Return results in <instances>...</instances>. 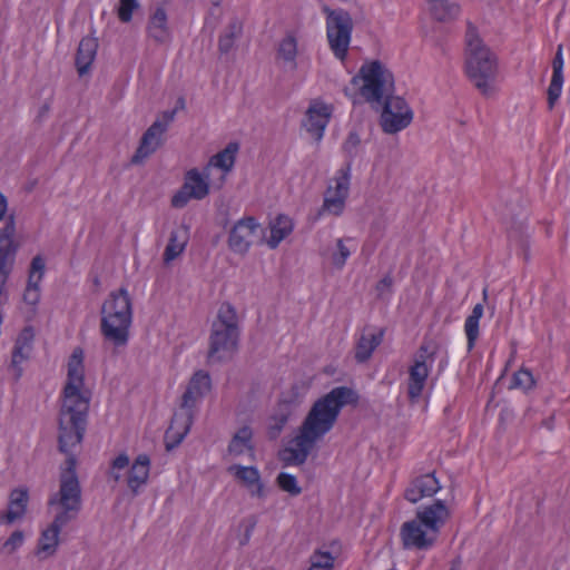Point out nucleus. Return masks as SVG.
I'll list each match as a JSON object with an SVG mask.
<instances>
[{
	"mask_svg": "<svg viewBox=\"0 0 570 570\" xmlns=\"http://www.w3.org/2000/svg\"><path fill=\"white\" fill-rule=\"evenodd\" d=\"M147 35L157 43H165L170 39V30L167 23V13L158 7L150 14L147 23Z\"/></svg>",
	"mask_w": 570,
	"mask_h": 570,
	"instance_id": "4be33fe9",
	"label": "nucleus"
},
{
	"mask_svg": "<svg viewBox=\"0 0 570 570\" xmlns=\"http://www.w3.org/2000/svg\"><path fill=\"white\" fill-rule=\"evenodd\" d=\"M438 351V344L433 341H424L417 352L416 357L425 355V362L430 358L433 360Z\"/></svg>",
	"mask_w": 570,
	"mask_h": 570,
	"instance_id": "de8ad7c7",
	"label": "nucleus"
},
{
	"mask_svg": "<svg viewBox=\"0 0 570 570\" xmlns=\"http://www.w3.org/2000/svg\"><path fill=\"white\" fill-rule=\"evenodd\" d=\"M213 4H214V6H219V0H214V1H213Z\"/></svg>",
	"mask_w": 570,
	"mask_h": 570,
	"instance_id": "13d9d810",
	"label": "nucleus"
},
{
	"mask_svg": "<svg viewBox=\"0 0 570 570\" xmlns=\"http://www.w3.org/2000/svg\"><path fill=\"white\" fill-rule=\"evenodd\" d=\"M342 150L346 158L345 166L342 169H348V176L351 177L353 160L361 150V138L356 131L352 130L348 132L346 139L342 145Z\"/></svg>",
	"mask_w": 570,
	"mask_h": 570,
	"instance_id": "72a5a7b5",
	"label": "nucleus"
},
{
	"mask_svg": "<svg viewBox=\"0 0 570 570\" xmlns=\"http://www.w3.org/2000/svg\"><path fill=\"white\" fill-rule=\"evenodd\" d=\"M297 41L294 36L287 35L279 42L277 56L289 65L291 69L296 68Z\"/></svg>",
	"mask_w": 570,
	"mask_h": 570,
	"instance_id": "c9c22d12",
	"label": "nucleus"
},
{
	"mask_svg": "<svg viewBox=\"0 0 570 570\" xmlns=\"http://www.w3.org/2000/svg\"><path fill=\"white\" fill-rule=\"evenodd\" d=\"M150 459L147 454H139L130 466L127 475V485L134 495L140 492L149 478Z\"/></svg>",
	"mask_w": 570,
	"mask_h": 570,
	"instance_id": "aec40b11",
	"label": "nucleus"
},
{
	"mask_svg": "<svg viewBox=\"0 0 570 570\" xmlns=\"http://www.w3.org/2000/svg\"><path fill=\"white\" fill-rule=\"evenodd\" d=\"M255 527V522H253L245 531V535H244V540L242 541V544H245L247 543V541L249 540V537H250V533H252V530L254 529Z\"/></svg>",
	"mask_w": 570,
	"mask_h": 570,
	"instance_id": "864d4df0",
	"label": "nucleus"
},
{
	"mask_svg": "<svg viewBox=\"0 0 570 570\" xmlns=\"http://www.w3.org/2000/svg\"><path fill=\"white\" fill-rule=\"evenodd\" d=\"M336 246H337V253L333 254L332 263L335 267L342 268L345 265L346 259L350 257L351 252L345 246L343 239H337Z\"/></svg>",
	"mask_w": 570,
	"mask_h": 570,
	"instance_id": "c03bdc74",
	"label": "nucleus"
},
{
	"mask_svg": "<svg viewBox=\"0 0 570 570\" xmlns=\"http://www.w3.org/2000/svg\"><path fill=\"white\" fill-rule=\"evenodd\" d=\"M392 286H393V278L390 274H387L376 284L377 295L380 297H383L385 294H391Z\"/></svg>",
	"mask_w": 570,
	"mask_h": 570,
	"instance_id": "09e8293b",
	"label": "nucleus"
},
{
	"mask_svg": "<svg viewBox=\"0 0 570 570\" xmlns=\"http://www.w3.org/2000/svg\"><path fill=\"white\" fill-rule=\"evenodd\" d=\"M184 107H185V100L183 98H179L177 100V105L175 108H177V110H178V109H183Z\"/></svg>",
	"mask_w": 570,
	"mask_h": 570,
	"instance_id": "6e6d98bb",
	"label": "nucleus"
},
{
	"mask_svg": "<svg viewBox=\"0 0 570 570\" xmlns=\"http://www.w3.org/2000/svg\"><path fill=\"white\" fill-rule=\"evenodd\" d=\"M229 470L234 471L235 478L250 490L252 495H256L258 498H263L265 495L261 474L255 466L234 465Z\"/></svg>",
	"mask_w": 570,
	"mask_h": 570,
	"instance_id": "393cba45",
	"label": "nucleus"
},
{
	"mask_svg": "<svg viewBox=\"0 0 570 570\" xmlns=\"http://www.w3.org/2000/svg\"><path fill=\"white\" fill-rule=\"evenodd\" d=\"M239 338L238 317L235 307L224 303L217 318L212 324L209 335L208 362H224L237 350Z\"/></svg>",
	"mask_w": 570,
	"mask_h": 570,
	"instance_id": "423d86ee",
	"label": "nucleus"
},
{
	"mask_svg": "<svg viewBox=\"0 0 570 570\" xmlns=\"http://www.w3.org/2000/svg\"><path fill=\"white\" fill-rule=\"evenodd\" d=\"M24 542V533L21 530H16L2 544V551L8 554L17 551Z\"/></svg>",
	"mask_w": 570,
	"mask_h": 570,
	"instance_id": "37998d69",
	"label": "nucleus"
},
{
	"mask_svg": "<svg viewBox=\"0 0 570 570\" xmlns=\"http://www.w3.org/2000/svg\"><path fill=\"white\" fill-rule=\"evenodd\" d=\"M350 179L348 169L337 171V176L334 178L335 186H328L320 214L327 212L338 216L343 213L348 196Z\"/></svg>",
	"mask_w": 570,
	"mask_h": 570,
	"instance_id": "9d476101",
	"label": "nucleus"
},
{
	"mask_svg": "<svg viewBox=\"0 0 570 570\" xmlns=\"http://www.w3.org/2000/svg\"><path fill=\"white\" fill-rule=\"evenodd\" d=\"M243 23L237 18L232 19L225 31L219 36L218 50L220 53H228L234 47V42L242 36Z\"/></svg>",
	"mask_w": 570,
	"mask_h": 570,
	"instance_id": "c85d7f7f",
	"label": "nucleus"
},
{
	"mask_svg": "<svg viewBox=\"0 0 570 570\" xmlns=\"http://www.w3.org/2000/svg\"><path fill=\"white\" fill-rule=\"evenodd\" d=\"M465 71L483 96L494 92L498 61L495 55L481 39L476 27L468 22L465 31Z\"/></svg>",
	"mask_w": 570,
	"mask_h": 570,
	"instance_id": "20e7f679",
	"label": "nucleus"
},
{
	"mask_svg": "<svg viewBox=\"0 0 570 570\" xmlns=\"http://www.w3.org/2000/svg\"><path fill=\"white\" fill-rule=\"evenodd\" d=\"M8 203L7 198L0 193V220L7 218Z\"/></svg>",
	"mask_w": 570,
	"mask_h": 570,
	"instance_id": "603ef678",
	"label": "nucleus"
},
{
	"mask_svg": "<svg viewBox=\"0 0 570 570\" xmlns=\"http://www.w3.org/2000/svg\"><path fill=\"white\" fill-rule=\"evenodd\" d=\"M253 431L249 426L240 428L232 438L228 444V452L233 455H240L245 450H253L252 444Z\"/></svg>",
	"mask_w": 570,
	"mask_h": 570,
	"instance_id": "7c9ffc66",
	"label": "nucleus"
},
{
	"mask_svg": "<svg viewBox=\"0 0 570 570\" xmlns=\"http://www.w3.org/2000/svg\"><path fill=\"white\" fill-rule=\"evenodd\" d=\"M331 116V106L320 101H312L305 112L302 126L315 139V141L320 142L324 136V131L330 122Z\"/></svg>",
	"mask_w": 570,
	"mask_h": 570,
	"instance_id": "f8f14e48",
	"label": "nucleus"
},
{
	"mask_svg": "<svg viewBox=\"0 0 570 570\" xmlns=\"http://www.w3.org/2000/svg\"><path fill=\"white\" fill-rule=\"evenodd\" d=\"M483 315V305L481 303L476 304L472 313L466 317L464 323V331L468 338V350L471 351L474 345L475 341L479 336V322L480 318Z\"/></svg>",
	"mask_w": 570,
	"mask_h": 570,
	"instance_id": "2f4dec72",
	"label": "nucleus"
},
{
	"mask_svg": "<svg viewBox=\"0 0 570 570\" xmlns=\"http://www.w3.org/2000/svg\"><path fill=\"white\" fill-rule=\"evenodd\" d=\"M258 227L254 217L239 219L230 229L228 237L229 248L234 253L245 254L250 246V236Z\"/></svg>",
	"mask_w": 570,
	"mask_h": 570,
	"instance_id": "dca6fc26",
	"label": "nucleus"
},
{
	"mask_svg": "<svg viewBox=\"0 0 570 570\" xmlns=\"http://www.w3.org/2000/svg\"><path fill=\"white\" fill-rule=\"evenodd\" d=\"M293 446L286 448L281 453V459L286 465H302L306 462L316 442L298 431L293 440Z\"/></svg>",
	"mask_w": 570,
	"mask_h": 570,
	"instance_id": "a211bd4d",
	"label": "nucleus"
},
{
	"mask_svg": "<svg viewBox=\"0 0 570 570\" xmlns=\"http://www.w3.org/2000/svg\"><path fill=\"white\" fill-rule=\"evenodd\" d=\"M100 332L115 348L125 347L132 323V301L124 287L109 293L100 309Z\"/></svg>",
	"mask_w": 570,
	"mask_h": 570,
	"instance_id": "39448f33",
	"label": "nucleus"
},
{
	"mask_svg": "<svg viewBox=\"0 0 570 570\" xmlns=\"http://www.w3.org/2000/svg\"><path fill=\"white\" fill-rule=\"evenodd\" d=\"M563 56L562 45H559L557 52L552 60V78L548 88V106L549 109L554 107L556 101L559 99L563 83Z\"/></svg>",
	"mask_w": 570,
	"mask_h": 570,
	"instance_id": "5701e85b",
	"label": "nucleus"
},
{
	"mask_svg": "<svg viewBox=\"0 0 570 570\" xmlns=\"http://www.w3.org/2000/svg\"><path fill=\"white\" fill-rule=\"evenodd\" d=\"M48 110H49V107H48L47 105H45V106L41 108V110H40V116L46 115V114L48 112Z\"/></svg>",
	"mask_w": 570,
	"mask_h": 570,
	"instance_id": "4d7b16f0",
	"label": "nucleus"
},
{
	"mask_svg": "<svg viewBox=\"0 0 570 570\" xmlns=\"http://www.w3.org/2000/svg\"><path fill=\"white\" fill-rule=\"evenodd\" d=\"M176 112L177 108H174L173 110H166L161 114V118L156 119L153 124H159L160 127H164V132H166L169 124L174 121Z\"/></svg>",
	"mask_w": 570,
	"mask_h": 570,
	"instance_id": "8fccbe9b",
	"label": "nucleus"
},
{
	"mask_svg": "<svg viewBox=\"0 0 570 570\" xmlns=\"http://www.w3.org/2000/svg\"><path fill=\"white\" fill-rule=\"evenodd\" d=\"M460 566H461V560L459 558H456L452 561L450 570H459Z\"/></svg>",
	"mask_w": 570,
	"mask_h": 570,
	"instance_id": "5fc2aeb1",
	"label": "nucleus"
},
{
	"mask_svg": "<svg viewBox=\"0 0 570 570\" xmlns=\"http://www.w3.org/2000/svg\"><path fill=\"white\" fill-rule=\"evenodd\" d=\"M139 7L140 4L138 0H119V6L117 8V16L119 20L124 23L130 22L134 11L139 9Z\"/></svg>",
	"mask_w": 570,
	"mask_h": 570,
	"instance_id": "58836bf2",
	"label": "nucleus"
},
{
	"mask_svg": "<svg viewBox=\"0 0 570 570\" xmlns=\"http://www.w3.org/2000/svg\"><path fill=\"white\" fill-rule=\"evenodd\" d=\"M334 557L328 551L316 550L309 558L311 567H322L325 570H332Z\"/></svg>",
	"mask_w": 570,
	"mask_h": 570,
	"instance_id": "a19ab883",
	"label": "nucleus"
},
{
	"mask_svg": "<svg viewBox=\"0 0 570 570\" xmlns=\"http://www.w3.org/2000/svg\"><path fill=\"white\" fill-rule=\"evenodd\" d=\"M164 127L159 124H153L142 135L139 146L131 157L135 165L141 164L147 157L154 154L164 142Z\"/></svg>",
	"mask_w": 570,
	"mask_h": 570,
	"instance_id": "f3484780",
	"label": "nucleus"
},
{
	"mask_svg": "<svg viewBox=\"0 0 570 570\" xmlns=\"http://www.w3.org/2000/svg\"><path fill=\"white\" fill-rule=\"evenodd\" d=\"M433 17L439 21H445L459 13V6L449 0H428Z\"/></svg>",
	"mask_w": 570,
	"mask_h": 570,
	"instance_id": "f704fd0d",
	"label": "nucleus"
},
{
	"mask_svg": "<svg viewBox=\"0 0 570 570\" xmlns=\"http://www.w3.org/2000/svg\"><path fill=\"white\" fill-rule=\"evenodd\" d=\"M208 193V183L202 177L196 168L190 169L186 173L183 186L173 196L171 206L175 208H183L191 198L200 200L205 198Z\"/></svg>",
	"mask_w": 570,
	"mask_h": 570,
	"instance_id": "1a4fd4ad",
	"label": "nucleus"
},
{
	"mask_svg": "<svg viewBox=\"0 0 570 570\" xmlns=\"http://www.w3.org/2000/svg\"><path fill=\"white\" fill-rule=\"evenodd\" d=\"M128 465H129V456L125 453L119 454L117 458H115L112 460V463H111L112 471L110 472V475L112 476V479L116 482L120 480L121 475L119 473L115 472V470H122V469L127 468Z\"/></svg>",
	"mask_w": 570,
	"mask_h": 570,
	"instance_id": "49530a36",
	"label": "nucleus"
},
{
	"mask_svg": "<svg viewBox=\"0 0 570 570\" xmlns=\"http://www.w3.org/2000/svg\"><path fill=\"white\" fill-rule=\"evenodd\" d=\"M210 389L212 381L207 372L198 371L191 376L186 391L181 395V402L178 411L183 413L181 417L185 421L186 428H188L189 424H193L197 406Z\"/></svg>",
	"mask_w": 570,
	"mask_h": 570,
	"instance_id": "6e6552de",
	"label": "nucleus"
},
{
	"mask_svg": "<svg viewBox=\"0 0 570 570\" xmlns=\"http://www.w3.org/2000/svg\"><path fill=\"white\" fill-rule=\"evenodd\" d=\"M83 375V351L77 347L69 357L67 382L58 417V450L67 458L60 472L59 491L48 501L50 507L58 505L60 511L38 540L36 554L40 559L57 552L61 529L75 520L81 509V488L76 473L75 449L83 440L90 405V394L82 391Z\"/></svg>",
	"mask_w": 570,
	"mask_h": 570,
	"instance_id": "f257e3e1",
	"label": "nucleus"
},
{
	"mask_svg": "<svg viewBox=\"0 0 570 570\" xmlns=\"http://www.w3.org/2000/svg\"><path fill=\"white\" fill-rule=\"evenodd\" d=\"M276 483L281 490L292 497H297L302 493V488L298 485L297 479L293 474L281 472L276 478Z\"/></svg>",
	"mask_w": 570,
	"mask_h": 570,
	"instance_id": "4c0bfd02",
	"label": "nucleus"
},
{
	"mask_svg": "<svg viewBox=\"0 0 570 570\" xmlns=\"http://www.w3.org/2000/svg\"><path fill=\"white\" fill-rule=\"evenodd\" d=\"M441 489L434 473H426L412 479L404 490V499L410 503L433 497Z\"/></svg>",
	"mask_w": 570,
	"mask_h": 570,
	"instance_id": "2eb2a0df",
	"label": "nucleus"
},
{
	"mask_svg": "<svg viewBox=\"0 0 570 570\" xmlns=\"http://www.w3.org/2000/svg\"><path fill=\"white\" fill-rule=\"evenodd\" d=\"M31 348H32L31 345H28L27 343L26 344L16 343L13 351H12V357H11V366L14 368L16 380H18L22 374V368L19 367V364L30 356Z\"/></svg>",
	"mask_w": 570,
	"mask_h": 570,
	"instance_id": "e433bc0d",
	"label": "nucleus"
},
{
	"mask_svg": "<svg viewBox=\"0 0 570 570\" xmlns=\"http://www.w3.org/2000/svg\"><path fill=\"white\" fill-rule=\"evenodd\" d=\"M181 416L183 413L176 412L171 419V423L168 430L165 433V444L167 451H171L177 448L183 442L189 432L190 426L193 425L189 424L188 428H186L185 421Z\"/></svg>",
	"mask_w": 570,
	"mask_h": 570,
	"instance_id": "bb28decb",
	"label": "nucleus"
},
{
	"mask_svg": "<svg viewBox=\"0 0 570 570\" xmlns=\"http://www.w3.org/2000/svg\"><path fill=\"white\" fill-rule=\"evenodd\" d=\"M298 390L297 385H293L289 393L282 395L277 410L271 417V422L267 428V436L269 440H276L283 431L292 414V406L298 403Z\"/></svg>",
	"mask_w": 570,
	"mask_h": 570,
	"instance_id": "ddd939ff",
	"label": "nucleus"
},
{
	"mask_svg": "<svg viewBox=\"0 0 570 570\" xmlns=\"http://www.w3.org/2000/svg\"><path fill=\"white\" fill-rule=\"evenodd\" d=\"M357 403L356 391L336 386L313 403L298 431L317 442L334 428L344 406Z\"/></svg>",
	"mask_w": 570,
	"mask_h": 570,
	"instance_id": "7ed1b4c3",
	"label": "nucleus"
},
{
	"mask_svg": "<svg viewBox=\"0 0 570 570\" xmlns=\"http://www.w3.org/2000/svg\"><path fill=\"white\" fill-rule=\"evenodd\" d=\"M429 376V367L425 363V355L415 357L414 364L409 371L407 395L411 402H416L422 394Z\"/></svg>",
	"mask_w": 570,
	"mask_h": 570,
	"instance_id": "6ab92c4d",
	"label": "nucleus"
},
{
	"mask_svg": "<svg viewBox=\"0 0 570 570\" xmlns=\"http://www.w3.org/2000/svg\"><path fill=\"white\" fill-rule=\"evenodd\" d=\"M238 148L237 142H229L222 151L210 158L209 165L220 168L224 171H229L234 166Z\"/></svg>",
	"mask_w": 570,
	"mask_h": 570,
	"instance_id": "473e14b6",
	"label": "nucleus"
},
{
	"mask_svg": "<svg viewBox=\"0 0 570 570\" xmlns=\"http://www.w3.org/2000/svg\"><path fill=\"white\" fill-rule=\"evenodd\" d=\"M98 40L94 37H83L78 46L75 65L80 77L89 72L96 58Z\"/></svg>",
	"mask_w": 570,
	"mask_h": 570,
	"instance_id": "412c9836",
	"label": "nucleus"
},
{
	"mask_svg": "<svg viewBox=\"0 0 570 570\" xmlns=\"http://www.w3.org/2000/svg\"><path fill=\"white\" fill-rule=\"evenodd\" d=\"M352 30L353 20L347 11L343 9L328 11L326 19L328 45L334 56L342 61L347 56Z\"/></svg>",
	"mask_w": 570,
	"mask_h": 570,
	"instance_id": "0eeeda50",
	"label": "nucleus"
},
{
	"mask_svg": "<svg viewBox=\"0 0 570 570\" xmlns=\"http://www.w3.org/2000/svg\"><path fill=\"white\" fill-rule=\"evenodd\" d=\"M33 338V332L31 327H26L19 335L16 343L18 344H28L31 345V341Z\"/></svg>",
	"mask_w": 570,
	"mask_h": 570,
	"instance_id": "3c124183",
	"label": "nucleus"
},
{
	"mask_svg": "<svg viewBox=\"0 0 570 570\" xmlns=\"http://www.w3.org/2000/svg\"><path fill=\"white\" fill-rule=\"evenodd\" d=\"M293 229L292 220L285 215H278L271 224V237L267 244L271 248H276L278 244L291 234Z\"/></svg>",
	"mask_w": 570,
	"mask_h": 570,
	"instance_id": "c756f323",
	"label": "nucleus"
},
{
	"mask_svg": "<svg viewBox=\"0 0 570 570\" xmlns=\"http://www.w3.org/2000/svg\"><path fill=\"white\" fill-rule=\"evenodd\" d=\"M358 73L364 82L360 89L362 97L383 107L382 130L393 135L410 126L413 111L403 97L394 95L393 73L379 60L363 65Z\"/></svg>",
	"mask_w": 570,
	"mask_h": 570,
	"instance_id": "f03ea898",
	"label": "nucleus"
},
{
	"mask_svg": "<svg viewBox=\"0 0 570 570\" xmlns=\"http://www.w3.org/2000/svg\"><path fill=\"white\" fill-rule=\"evenodd\" d=\"M40 298L39 283L29 282L23 293V301L29 305H36Z\"/></svg>",
	"mask_w": 570,
	"mask_h": 570,
	"instance_id": "a18cd8bd",
	"label": "nucleus"
},
{
	"mask_svg": "<svg viewBox=\"0 0 570 570\" xmlns=\"http://www.w3.org/2000/svg\"><path fill=\"white\" fill-rule=\"evenodd\" d=\"M28 499L29 495L27 489L12 490L9 498L8 511L1 519L8 524L21 519L26 513Z\"/></svg>",
	"mask_w": 570,
	"mask_h": 570,
	"instance_id": "a878e982",
	"label": "nucleus"
},
{
	"mask_svg": "<svg viewBox=\"0 0 570 570\" xmlns=\"http://www.w3.org/2000/svg\"><path fill=\"white\" fill-rule=\"evenodd\" d=\"M534 385V379L528 368H520L513 374L512 387H520L523 390H530Z\"/></svg>",
	"mask_w": 570,
	"mask_h": 570,
	"instance_id": "ea45409f",
	"label": "nucleus"
},
{
	"mask_svg": "<svg viewBox=\"0 0 570 570\" xmlns=\"http://www.w3.org/2000/svg\"><path fill=\"white\" fill-rule=\"evenodd\" d=\"M45 259L40 255L35 256L30 264L28 281L40 283L45 274Z\"/></svg>",
	"mask_w": 570,
	"mask_h": 570,
	"instance_id": "79ce46f5",
	"label": "nucleus"
},
{
	"mask_svg": "<svg viewBox=\"0 0 570 570\" xmlns=\"http://www.w3.org/2000/svg\"><path fill=\"white\" fill-rule=\"evenodd\" d=\"M415 518L438 538L441 528L450 518V510L444 501L434 500L433 503L419 508Z\"/></svg>",
	"mask_w": 570,
	"mask_h": 570,
	"instance_id": "4468645a",
	"label": "nucleus"
},
{
	"mask_svg": "<svg viewBox=\"0 0 570 570\" xmlns=\"http://www.w3.org/2000/svg\"><path fill=\"white\" fill-rule=\"evenodd\" d=\"M384 331L380 330L377 333H363L355 346V360L358 363L366 362L373 351L382 343Z\"/></svg>",
	"mask_w": 570,
	"mask_h": 570,
	"instance_id": "cd10ccee",
	"label": "nucleus"
},
{
	"mask_svg": "<svg viewBox=\"0 0 570 570\" xmlns=\"http://www.w3.org/2000/svg\"><path fill=\"white\" fill-rule=\"evenodd\" d=\"M400 537L405 549L416 550H429L438 539L416 518L402 524Z\"/></svg>",
	"mask_w": 570,
	"mask_h": 570,
	"instance_id": "9b49d317",
	"label": "nucleus"
},
{
	"mask_svg": "<svg viewBox=\"0 0 570 570\" xmlns=\"http://www.w3.org/2000/svg\"><path fill=\"white\" fill-rule=\"evenodd\" d=\"M188 240L189 228L186 225H180L173 229L164 252V262L169 263L176 259L185 250Z\"/></svg>",
	"mask_w": 570,
	"mask_h": 570,
	"instance_id": "b1692460",
	"label": "nucleus"
}]
</instances>
